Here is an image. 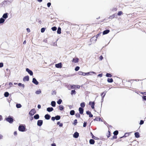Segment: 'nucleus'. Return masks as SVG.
Returning <instances> with one entry per match:
<instances>
[{
  "label": "nucleus",
  "mask_w": 146,
  "mask_h": 146,
  "mask_svg": "<svg viewBox=\"0 0 146 146\" xmlns=\"http://www.w3.org/2000/svg\"><path fill=\"white\" fill-rule=\"evenodd\" d=\"M18 85L19 86H22V87L23 88H24L25 87V85L24 84H22L21 83H19L18 84Z\"/></svg>",
  "instance_id": "obj_40"
},
{
  "label": "nucleus",
  "mask_w": 146,
  "mask_h": 146,
  "mask_svg": "<svg viewBox=\"0 0 146 146\" xmlns=\"http://www.w3.org/2000/svg\"><path fill=\"white\" fill-rule=\"evenodd\" d=\"M79 136V133L77 132H75L74 135L73 137L75 138H77Z\"/></svg>",
  "instance_id": "obj_15"
},
{
  "label": "nucleus",
  "mask_w": 146,
  "mask_h": 146,
  "mask_svg": "<svg viewBox=\"0 0 146 146\" xmlns=\"http://www.w3.org/2000/svg\"><path fill=\"white\" fill-rule=\"evenodd\" d=\"M78 74L79 75H83L84 76V73L81 71H79L78 72Z\"/></svg>",
  "instance_id": "obj_39"
},
{
  "label": "nucleus",
  "mask_w": 146,
  "mask_h": 146,
  "mask_svg": "<svg viewBox=\"0 0 146 146\" xmlns=\"http://www.w3.org/2000/svg\"><path fill=\"white\" fill-rule=\"evenodd\" d=\"M29 80V77L28 76L24 77L23 78V81L24 82Z\"/></svg>",
  "instance_id": "obj_7"
},
{
  "label": "nucleus",
  "mask_w": 146,
  "mask_h": 146,
  "mask_svg": "<svg viewBox=\"0 0 146 146\" xmlns=\"http://www.w3.org/2000/svg\"><path fill=\"white\" fill-rule=\"evenodd\" d=\"M75 115L76 117L78 118H79L80 116V115L79 113H76Z\"/></svg>",
  "instance_id": "obj_48"
},
{
  "label": "nucleus",
  "mask_w": 146,
  "mask_h": 146,
  "mask_svg": "<svg viewBox=\"0 0 146 146\" xmlns=\"http://www.w3.org/2000/svg\"><path fill=\"white\" fill-rule=\"evenodd\" d=\"M80 69V67L79 66L76 67L75 68V70L76 71H78Z\"/></svg>",
  "instance_id": "obj_47"
},
{
  "label": "nucleus",
  "mask_w": 146,
  "mask_h": 146,
  "mask_svg": "<svg viewBox=\"0 0 146 146\" xmlns=\"http://www.w3.org/2000/svg\"><path fill=\"white\" fill-rule=\"evenodd\" d=\"M51 29L53 31H55L57 29V28L56 27H54L52 28Z\"/></svg>",
  "instance_id": "obj_44"
},
{
  "label": "nucleus",
  "mask_w": 146,
  "mask_h": 146,
  "mask_svg": "<svg viewBox=\"0 0 146 146\" xmlns=\"http://www.w3.org/2000/svg\"><path fill=\"white\" fill-rule=\"evenodd\" d=\"M123 14V13L122 11H119L117 13V15H118L119 16H120L121 15Z\"/></svg>",
  "instance_id": "obj_43"
},
{
  "label": "nucleus",
  "mask_w": 146,
  "mask_h": 146,
  "mask_svg": "<svg viewBox=\"0 0 146 146\" xmlns=\"http://www.w3.org/2000/svg\"><path fill=\"white\" fill-rule=\"evenodd\" d=\"M55 119L56 120H58L60 119V116L57 115L55 117Z\"/></svg>",
  "instance_id": "obj_37"
},
{
  "label": "nucleus",
  "mask_w": 146,
  "mask_h": 146,
  "mask_svg": "<svg viewBox=\"0 0 146 146\" xmlns=\"http://www.w3.org/2000/svg\"><path fill=\"white\" fill-rule=\"evenodd\" d=\"M80 106L82 108H84L85 106V104L84 102H83L80 104Z\"/></svg>",
  "instance_id": "obj_34"
},
{
  "label": "nucleus",
  "mask_w": 146,
  "mask_h": 146,
  "mask_svg": "<svg viewBox=\"0 0 146 146\" xmlns=\"http://www.w3.org/2000/svg\"><path fill=\"white\" fill-rule=\"evenodd\" d=\"M53 110V108H47V111L48 112H51Z\"/></svg>",
  "instance_id": "obj_19"
},
{
  "label": "nucleus",
  "mask_w": 146,
  "mask_h": 146,
  "mask_svg": "<svg viewBox=\"0 0 146 146\" xmlns=\"http://www.w3.org/2000/svg\"><path fill=\"white\" fill-rule=\"evenodd\" d=\"M55 119V117H52L51 118V119L52 121H54Z\"/></svg>",
  "instance_id": "obj_58"
},
{
  "label": "nucleus",
  "mask_w": 146,
  "mask_h": 146,
  "mask_svg": "<svg viewBox=\"0 0 146 146\" xmlns=\"http://www.w3.org/2000/svg\"><path fill=\"white\" fill-rule=\"evenodd\" d=\"M6 2H9L11 3L13 1V0H5Z\"/></svg>",
  "instance_id": "obj_49"
},
{
  "label": "nucleus",
  "mask_w": 146,
  "mask_h": 146,
  "mask_svg": "<svg viewBox=\"0 0 146 146\" xmlns=\"http://www.w3.org/2000/svg\"><path fill=\"white\" fill-rule=\"evenodd\" d=\"M103 58V57L102 56H101L100 57V59L101 60H102Z\"/></svg>",
  "instance_id": "obj_62"
},
{
  "label": "nucleus",
  "mask_w": 146,
  "mask_h": 146,
  "mask_svg": "<svg viewBox=\"0 0 146 146\" xmlns=\"http://www.w3.org/2000/svg\"><path fill=\"white\" fill-rule=\"evenodd\" d=\"M27 31L28 32H30V29L29 28H27Z\"/></svg>",
  "instance_id": "obj_60"
},
{
  "label": "nucleus",
  "mask_w": 146,
  "mask_h": 146,
  "mask_svg": "<svg viewBox=\"0 0 146 146\" xmlns=\"http://www.w3.org/2000/svg\"><path fill=\"white\" fill-rule=\"evenodd\" d=\"M77 123V120L75 119L74 121V123H73L74 125H76Z\"/></svg>",
  "instance_id": "obj_45"
},
{
  "label": "nucleus",
  "mask_w": 146,
  "mask_h": 146,
  "mask_svg": "<svg viewBox=\"0 0 146 146\" xmlns=\"http://www.w3.org/2000/svg\"><path fill=\"white\" fill-rule=\"evenodd\" d=\"M36 112V111L35 109H33L31 110L29 113V114L31 116H33L34 115Z\"/></svg>",
  "instance_id": "obj_3"
},
{
  "label": "nucleus",
  "mask_w": 146,
  "mask_h": 146,
  "mask_svg": "<svg viewBox=\"0 0 146 146\" xmlns=\"http://www.w3.org/2000/svg\"><path fill=\"white\" fill-rule=\"evenodd\" d=\"M108 82H113V80L112 78H108Z\"/></svg>",
  "instance_id": "obj_28"
},
{
  "label": "nucleus",
  "mask_w": 146,
  "mask_h": 146,
  "mask_svg": "<svg viewBox=\"0 0 146 146\" xmlns=\"http://www.w3.org/2000/svg\"><path fill=\"white\" fill-rule=\"evenodd\" d=\"M3 66V64L2 62L0 63V68L2 67Z\"/></svg>",
  "instance_id": "obj_52"
},
{
  "label": "nucleus",
  "mask_w": 146,
  "mask_h": 146,
  "mask_svg": "<svg viewBox=\"0 0 146 146\" xmlns=\"http://www.w3.org/2000/svg\"><path fill=\"white\" fill-rule=\"evenodd\" d=\"M118 133V132L117 131H115L113 132V134L114 135H117Z\"/></svg>",
  "instance_id": "obj_41"
},
{
  "label": "nucleus",
  "mask_w": 146,
  "mask_h": 146,
  "mask_svg": "<svg viewBox=\"0 0 146 146\" xmlns=\"http://www.w3.org/2000/svg\"><path fill=\"white\" fill-rule=\"evenodd\" d=\"M62 102V100L60 99L58 100L57 102V103L58 104H61V103Z\"/></svg>",
  "instance_id": "obj_38"
},
{
  "label": "nucleus",
  "mask_w": 146,
  "mask_h": 146,
  "mask_svg": "<svg viewBox=\"0 0 146 146\" xmlns=\"http://www.w3.org/2000/svg\"><path fill=\"white\" fill-rule=\"evenodd\" d=\"M106 76L107 77H111L112 76L110 74L108 73L106 74Z\"/></svg>",
  "instance_id": "obj_35"
},
{
  "label": "nucleus",
  "mask_w": 146,
  "mask_h": 146,
  "mask_svg": "<svg viewBox=\"0 0 146 146\" xmlns=\"http://www.w3.org/2000/svg\"><path fill=\"white\" fill-rule=\"evenodd\" d=\"M110 32V30H107L104 31L103 32V35H104Z\"/></svg>",
  "instance_id": "obj_21"
},
{
  "label": "nucleus",
  "mask_w": 146,
  "mask_h": 146,
  "mask_svg": "<svg viewBox=\"0 0 146 146\" xmlns=\"http://www.w3.org/2000/svg\"><path fill=\"white\" fill-rule=\"evenodd\" d=\"M50 115L48 114L44 116V117L45 119L47 120L49 119H50Z\"/></svg>",
  "instance_id": "obj_16"
},
{
  "label": "nucleus",
  "mask_w": 146,
  "mask_h": 146,
  "mask_svg": "<svg viewBox=\"0 0 146 146\" xmlns=\"http://www.w3.org/2000/svg\"><path fill=\"white\" fill-rule=\"evenodd\" d=\"M35 93L36 94H38L41 93V91L40 90H39L36 91Z\"/></svg>",
  "instance_id": "obj_30"
},
{
  "label": "nucleus",
  "mask_w": 146,
  "mask_h": 146,
  "mask_svg": "<svg viewBox=\"0 0 146 146\" xmlns=\"http://www.w3.org/2000/svg\"><path fill=\"white\" fill-rule=\"evenodd\" d=\"M9 95V93L7 92H6L5 93L4 96L5 97H7Z\"/></svg>",
  "instance_id": "obj_33"
},
{
  "label": "nucleus",
  "mask_w": 146,
  "mask_h": 146,
  "mask_svg": "<svg viewBox=\"0 0 146 146\" xmlns=\"http://www.w3.org/2000/svg\"><path fill=\"white\" fill-rule=\"evenodd\" d=\"M16 107L17 108H20L22 107V106L20 104H16Z\"/></svg>",
  "instance_id": "obj_31"
},
{
  "label": "nucleus",
  "mask_w": 146,
  "mask_h": 146,
  "mask_svg": "<svg viewBox=\"0 0 146 146\" xmlns=\"http://www.w3.org/2000/svg\"><path fill=\"white\" fill-rule=\"evenodd\" d=\"M26 70L31 76H32L33 75V72L29 68H27L26 69Z\"/></svg>",
  "instance_id": "obj_4"
},
{
  "label": "nucleus",
  "mask_w": 146,
  "mask_h": 146,
  "mask_svg": "<svg viewBox=\"0 0 146 146\" xmlns=\"http://www.w3.org/2000/svg\"><path fill=\"white\" fill-rule=\"evenodd\" d=\"M76 86L75 85H73L71 86V88L72 89H75L76 88Z\"/></svg>",
  "instance_id": "obj_46"
},
{
  "label": "nucleus",
  "mask_w": 146,
  "mask_h": 146,
  "mask_svg": "<svg viewBox=\"0 0 146 146\" xmlns=\"http://www.w3.org/2000/svg\"><path fill=\"white\" fill-rule=\"evenodd\" d=\"M144 123V121H143L142 120H141L140 121V125H142Z\"/></svg>",
  "instance_id": "obj_54"
},
{
  "label": "nucleus",
  "mask_w": 146,
  "mask_h": 146,
  "mask_svg": "<svg viewBox=\"0 0 146 146\" xmlns=\"http://www.w3.org/2000/svg\"><path fill=\"white\" fill-rule=\"evenodd\" d=\"M32 82L35 84L37 85L38 84V82L37 81L35 78H33V79Z\"/></svg>",
  "instance_id": "obj_8"
},
{
  "label": "nucleus",
  "mask_w": 146,
  "mask_h": 146,
  "mask_svg": "<svg viewBox=\"0 0 146 146\" xmlns=\"http://www.w3.org/2000/svg\"><path fill=\"white\" fill-rule=\"evenodd\" d=\"M19 130L21 131H24L25 128L23 125H21L19 126Z\"/></svg>",
  "instance_id": "obj_1"
},
{
  "label": "nucleus",
  "mask_w": 146,
  "mask_h": 146,
  "mask_svg": "<svg viewBox=\"0 0 146 146\" xmlns=\"http://www.w3.org/2000/svg\"><path fill=\"white\" fill-rule=\"evenodd\" d=\"M92 138L95 139H97V137H95L94 135H93V136H92Z\"/></svg>",
  "instance_id": "obj_57"
},
{
  "label": "nucleus",
  "mask_w": 146,
  "mask_h": 146,
  "mask_svg": "<svg viewBox=\"0 0 146 146\" xmlns=\"http://www.w3.org/2000/svg\"><path fill=\"white\" fill-rule=\"evenodd\" d=\"M8 17V14L7 13H5L2 16V17L4 19H6Z\"/></svg>",
  "instance_id": "obj_12"
},
{
  "label": "nucleus",
  "mask_w": 146,
  "mask_h": 146,
  "mask_svg": "<svg viewBox=\"0 0 146 146\" xmlns=\"http://www.w3.org/2000/svg\"><path fill=\"white\" fill-rule=\"evenodd\" d=\"M79 110L80 113L81 114H82L83 113V109L81 108H80L79 109Z\"/></svg>",
  "instance_id": "obj_18"
},
{
  "label": "nucleus",
  "mask_w": 146,
  "mask_h": 146,
  "mask_svg": "<svg viewBox=\"0 0 146 146\" xmlns=\"http://www.w3.org/2000/svg\"><path fill=\"white\" fill-rule=\"evenodd\" d=\"M79 59L78 58H73L72 60V62H74L75 63H77L78 62Z\"/></svg>",
  "instance_id": "obj_13"
},
{
  "label": "nucleus",
  "mask_w": 146,
  "mask_h": 146,
  "mask_svg": "<svg viewBox=\"0 0 146 146\" xmlns=\"http://www.w3.org/2000/svg\"><path fill=\"white\" fill-rule=\"evenodd\" d=\"M135 137L136 138H139L140 137L139 133L138 132H136L134 134Z\"/></svg>",
  "instance_id": "obj_20"
},
{
  "label": "nucleus",
  "mask_w": 146,
  "mask_h": 146,
  "mask_svg": "<svg viewBox=\"0 0 146 146\" xmlns=\"http://www.w3.org/2000/svg\"><path fill=\"white\" fill-rule=\"evenodd\" d=\"M87 122H84V123L83 124V127H85L86 126Z\"/></svg>",
  "instance_id": "obj_51"
},
{
  "label": "nucleus",
  "mask_w": 146,
  "mask_h": 146,
  "mask_svg": "<svg viewBox=\"0 0 146 146\" xmlns=\"http://www.w3.org/2000/svg\"><path fill=\"white\" fill-rule=\"evenodd\" d=\"M59 108L60 110H62L64 109V107L63 106L60 105L59 106Z\"/></svg>",
  "instance_id": "obj_32"
},
{
  "label": "nucleus",
  "mask_w": 146,
  "mask_h": 146,
  "mask_svg": "<svg viewBox=\"0 0 146 146\" xmlns=\"http://www.w3.org/2000/svg\"><path fill=\"white\" fill-rule=\"evenodd\" d=\"M51 4L49 2V3H48L47 4V6L48 7H49L50 6Z\"/></svg>",
  "instance_id": "obj_53"
},
{
  "label": "nucleus",
  "mask_w": 146,
  "mask_h": 146,
  "mask_svg": "<svg viewBox=\"0 0 146 146\" xmlns=\"http://www.w3.org/2000/svg\"><path fill=\"white\" fill-rule=\"evenodd\" d=\"M61 29L60 28L58 27V30H57V33L58 34H60L61 33Z\"/></svg>",
  "instance_id": "obj_27"
},
{
  "label": "nucleus",
  "mask_w": 146,
  "mask_h": 146,
  "mask_svg": "<svg viewBox=\"0 0 146 146\" xmlns=\"http://www.w3.org/2000/svg\"><path fill=\"white\" fill-rule=\"evenodd\" d=\"M100 118H99L98 117H96V118L95 119H94V121H95V120H96V121H98V120L100 121Z\"/></svg>",
  "instance_id": "obj_50"
},
{
  "label": "nucleus",
  "mask_w": 146,
  "mask_h": 146,
  "mask_svg": "<svg viewBox=\"0 0 146 146\" xmlns=\"http://www.w3.org/2000/svg\"><path fill=\"white\" fill-rule=\"evenodd\" d=\"M93 73V74H96V73L94 72H87V73H84V74H85V75H84V76H85V75H89V74L90 73Z\"/></svg>",
  "instance_id": "obj_22"
},
{
  "label": "nucleus",
  "mask_w": 146,
  "mask_h": 146,
  "mask_svg": "<svg viewBox=\"0 0 146 146\" xmlns=\"http://www.w3.org/2000/svg\"><path fill=\"white\" fill-rule=\"evenodd\" d=\"M5 19L1 18L0 19V24L3 23L5 22Z\"/></svg>",
  "instance_id": "obj_24"
},
{
  "label": "nucleus",
  "mask_w": 146,
  "mask_h": 146,
  "mask_svg": "<svg viewBox=\"0 0 146 146\" xmlns=\"http://www.w3.org/2000/svg\"><path fill=\"white\" fill-rule=\"evenodd\" d=\"M6 120L10 123H12L13 121V119L11 117H8L6 119Z\"/></svg>",
  "instance_id": "obj_5"
},
{
  "label": "nucleus",
  "mask_w": 146,
  "mask_h": 146,
  "mask_svg": "<svg viewBox=\"0 0 146 146\" xmlns=\"http://www.w3.org/2000/svg\"><path fill=\"white\" fill-rule=\"evenodd\" d=\"M89 105L91 106V108L92 109H93L94 108L95 103L94 102H90L89 103Z\"/></svg>",
  "instance_id": "obj_6"
},
{
  "label": "nucleus",
  "mask_w": 146,
  "mask_h": 146,
  "mask_svg": "<svg viewBox=\"0 0 146 146\" xmlns=\"http://www.w3.org/2000/svg\"><path fill=\"white\" fill-rule=\"evenodd\" d=\"M45 29H46L44 28H42L41 29V33H44L45 30Z\"/></svg>",
  "instance_id": "obj_42"
},
{
  "label": "nucleus",
  "mask_w": 146,
  "mask_h": 146,
  "mask_svg": "<svg viewBox=\"0 0 146 146\" xmlns=\"http://www.w3.org/2000/svg\"><path fill=\"white\" fill-rule=\"evenodd\" d=\"M75 111L74 110H71L70 112V114L71 115H73L74 114Z\"/></svg>",
  "instance_id": "obj_29"
},
{
  "label": "nucleus",
  "mask_w": 146,
  "mask_h": 146,
  "mask_svg": "<svg viewBox=\"0 0 146 146\" xmlns=\"http://www.w3.org/2000/svg\"><path fill=\"white\" fill-rule=\"evenodd\" d=\"M14 134L15 135H17V133L16 131H15L14 132Z\"/></svg>",
  "instance_id": "obj_64"
},
{
  "label": "nucleus",
  "mask_w": 146,
  "mask_h": 146,
  "mask_svg": "<svg viewBox=\"0 0 146 146\" xmlns=\"http://www.w3.org/2000/svg\"><path fill=\"white\" fill-rule=\"evenodd\" d=\"M55 66L57 68H61L62 67V64L61 63H59L55 64Z\"/></svg>",
  "instance_id": "obj_14"
},
{
  "label": "nucleus",
  "mask_w": 146,
  "mask_h": 146,
  "mask_svg": "<svg viewBox=\"0 0 146 146\" xmlns=\"http://www.w3.org/2000/svg\"><path fill=\"white\" fill-rule=\"evenodd\" d=\"M39 115L38 114H36V115H34V118L35 119H38L39 118Z\"/></svg>",
  "instance_id": "obj_25"
},
{
  "label": "nucleus",
  "mask_w": 146,
  "mask_h": 146,
  "mask_svg": "<svg viewBox=\"0 0 146 146\" xmlns=\"http://www.w3.org/2000/svg\"><path fill=\"white\" fill-rule=\"evenodd\" d=\"M51 105L53 107H55L56 105V102L55 101H52L51 102Z\"/></svg>",
  "instance_id": "obj_26"
},
{
  "label": "nucleus",
  "mask_w": 146,
  "mask_h": 146,
  "mask_svg": "<svg viewBox=\"0 0 146 146\" xmlns=\"http://www.w3.org/2000/svg\"><path fill=\"white\" fill-rule=\"evenodd\" d=\"M76 88H78V89H79L80 88V86L78 85H76Z\"/></svg>",
  "instance_id": "obj_61"
},
{
  "label": "nucleus",
  "mask_w": 146,
  "mask_h": 146,
  "mask_svg": "<svg viewBox=\"0 0 146 146\" xmlns=\"http://www.w3.org/2000/svg\"><path fill=\"white\" fill-rule=\"evenodd\" d=\"M117 17V15L116 14H114L111 16H110L109 17V19H112L114 17L116 18Z\"/></svg>",
  "instance_id": "obj_11"
},
{
  "label": "nucleus",
  "mask_w": 146,
  "mask_h": 146,
  "mask_svg": "<svg viewBox=\"0 0 146 146\" xmlns=\"http://www.w3.org/2000/svg\"><path fill=\"white\" fill-rule=\"evenodd\" d=\"M98 76L101 77L102 76V74H99L98 75Z\"/></svg>",
  "instance_id": "obj_59"
},
{
  "label": "nucleus",
  "mask_w": 146,
  "mask_h": 146,
  "mask_svg": "<svg viewBox=\"0 0 146 146\" xmlns=\"http://www.w3.org/2000/svg\"><path fill=\"white\" fill-rule=\"evenodd\" d=\"M90 143L91 144H94L95 143V141L93 139H91L90 140Z\"/></svg>",
  "instance_id": "obj_23"
},
{
  "label": "nucleus",
  "mask_w": 146,
  "mask_h": 146,
  "mask_svg": "<svg viewBox=\"0 0 146 146\" xmlns=\"http://www.w3.org/2000/svg\"><path fill=\"white\" fill-rule=\"evenodd\" d=\"M43 121L42 120H39L37 121V125L39 126H41L42 124Z\"/></svg>",
  "instance_id": "obj_9"
},
{
  "label": "nucleus",
  "mask_w": 146,
  "mask_h": 146,
  "mask_svg": "<svg viewBox=\"0 0 146 146\" xmlns=\"http://www.w3.org/2000/svg\"><path fill=\"white\" fill-rule=\"evenodd\" d=\"M38 109H40L41 108V106L40 105L38 104Z\"/></svg>",
  "instance_id": "obj_63"
},
{
  "label": "nucleus",
  "mask_w": 146,
  "mask_h": 146,
  "mask_svg": "<svg viewBox=\"0 0 146 146\" xmlns=\"http://www.w3.org/2000/svg\"><path fill=\"white\" fill-rule=\"evenodd\" d=\"M106 92H104L101 94V96H102V102L103 101V99L106 95Z\"/></svg>",
  "instance_id": "obj_10"
},
{
  "label": "nucleus",
  "mask_w": 146,
  "mask_h": 146,
  "mask_svg": "<svg viewBox=\"0 0 146 146\" xmlns=\"http://www.w3.org/2000/svg\"><path fill=\"white\" fill-rule=\"evenodd\" d=\"M143 98L144 100H146V96H144L143 97Z\"/></svg>",
  "instance_id": "obj_56"
},
{
  "label": "nucleus",
  "mask_w": 146,
  "mask_h": 146,
  "mask_svg": "<svg viewBox=\"0 0 146 146\" xmlns=\"http://www.w3.org/2000/svg\"><path fill=\"white\" fill-rule=\"evenodd\" d=\"M100 34H98L96 35V36H94L91 39V41H92L93 40H94V41L93 42H95L96 41L98 37L100 36Z\"/></svg>",
  "instance_id": "obj_2"
},
{
  "label": "nucleus",
  "mask_w": 146,
  "mask_h": 146,
  "mask_svg": "<svg viewBox=\"0 0 146 146\" xmlns=\"http://www.w3.org/2000/svg\"><path fill=\"white\" fill-rule=\"evenodd\" d=\"M86 113L87 114L89 115L90 117H93V115L91 113L90 111H87L86 112Z\"/></svg>",
  "instance_id": "obj_17"
},
{
  "label": "nucleus",
  "mask_w": 146,
  "mask_h": 146,
  "mask_svg": "<svg viewBox=\"0 0 146 146\" xmlns=\"http://www.w3.org/2000/svg\"><path fill=\"white\" fill-rule=\"evenodd\" d=\"M13 85V83L11 82H10L9 83V85H10V87H9V88H10V87H11L12 86V85Z\"/></svg>",
  "instance_id": "obj_55"
},
{
  "label": "nucleus",
  "mask_w": 146,
  "mask_h": 146,
  "mask_svg": "<svg viewBox=\"0 0 146 146\" xmlns=\"http://www.w3.org/2000/svg\"><path fill=\"white\" fill-rule=\"evenodd\" d=\"M76 94V91L75 90H72L71 91V94L72 95L73 94Z\"/></svg>",
  "instance_id": "obj_36"
}]
</instances>
